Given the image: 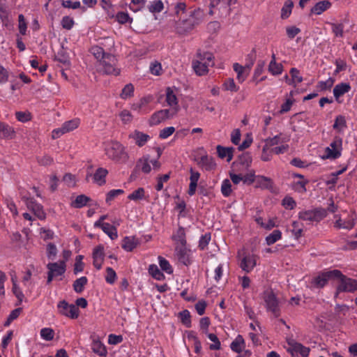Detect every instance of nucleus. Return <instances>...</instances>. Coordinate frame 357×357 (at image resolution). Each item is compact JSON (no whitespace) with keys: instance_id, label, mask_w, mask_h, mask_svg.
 Wrapping results in <instances>:
<instances>
[{"instance_id":"obj_42","label":"nucleus","mask_w":357,"mask_h":357,"mask_svg":"<svg viewBox=\"0 0 357 357\" xmlns=\"http://www.w3.org/2000/svg\"><path fill=\"white\" fill-rule=\"evenodd\" d=\"M294 2L291 0H287L281 9V18L287 19L292 12Z\"/></svg>"},{"instance_id":"obj_5","label":"nucleus","mask_w":357,"mask_h":357,"mask_svg":"<svg viewBox=\"0 0 357 357\" xmlns=\"http://www.w3.org/2000/svg\"><path fill=\"white\" fill-rule=\"evenodd\" d=\"M263 300L266 310L275 318L281 315L280 301L273 290H266L263 293Z\"/></svg>"},{"instance_id":"obj_15","label":"nucleus","mask_w":357,"mask_h":357,"mask_svg":"<svg viewBox=\"0 0 357 357\" xmlns=\"http://www.w3.org/2000/svg\"><path fill=\"white\" fill-rule=\"evenodd\" d=\"M175 252L178 261L182 264L188 266L192 263L191 250L188 249L186 245L176 246Z\"/></svg>"},{"instance_id":"obj_38","label":"nucleus","mask_w":357,"mask_h":357,"mask_svg":"<svg viewBox=\"0 0 357 357\" xmlns=\"http://www.w3.org/2000/svg\"><path fill=\"white\" fill-rule=\"evenodd\" d=\"M90 199L89 197L84 195H80L72 202L71 206L75 208H80L86 206Z\"/></svg>"},{"instance_id":"obj_9","label":"nucleus","mask_w":357,"mask_h":357,"mask_svg":"<svg viewBox=\"0 0 357 357\" xmlns=\"http://www.w3.org/2000/svg\"><path fill=\"white\" fill-rule=\"evenodd\" d=\"M339 279V282L336 289V294L341 292H354L357 290V280L348 278L341 273V275L335 276Z\"/></svg>"},{"instance_id":"obj_3","label":"nucleus","mask_w":357,"mask_h":357,"mask_svg":"<svg viewBox=\"0 0 357 357\" xmlns=\"http://www.w3.org/2000/svg\"><path fill=\"white\" fill-rule=\"evenodd\" d=\"M214 56L212 53L208 52H202L200 50L197 53V59L192 61V68L199 76H202L208 73V67L214 65Z\"/></svg>"},{"instance_id":"obj_29","label":"nucleus","mask_w":357,"mask_h":357,"mask_svg":"<svg viewBox=\"0 0 357 357\" xmlns=\"http://www.w3.org/2000/svg\"><path fill=\"white\" fill-rule=\"evenodd\" d=\"M331 6V3L328 1H319L311 8V13L317 15H321Z\"/></svg>"},{"instance_id":"obj_64","label":"nucleus","mask_w":357,"mask_h":357,"mask_svg":"<svg viewBox=\"0 0 357 357\" xmlns=\"http://www.w3.org/2000/svg\"><path fill=\"white\" fill-rule=\"evenodd\" d=\"M282 206L287 210H292L296 206V202L291 197H285L282 201Z\"/></svg>"},{"instance_id":"obj_40","label":"nucleus","mask_w":357,"mask_h":357,"mask_svg":"<svg viewBox=\"0 0 357 357\" xmlns=\"http://www.w3.org/2000/svg\"><path fill=\"white\" fill-rule=\"evenodd\" d=\"M284 140L282 138V134L277 135L273 137H268L264 140V146L266 147L271 149L274 146L278 145L284 142Z\"/></svg>"},{"instance_id":"obj_13","label":"nucleus","mask_w":357,"mask_h":357,"mask_svg":"<svg viewBox=\"0 0 357 357\" xmlns=\"http://www.w3.org/2000/svg\"><path fill=\"white\" fill-rule=\"evenodd\" d=\"M342 139L336 136L328 147L325 149L326 158L329 159H337L341 155Z\"/></svg>"},{"instance_id":"obj_8","label":"nucleus","mask_w":357,"mask_h":357,"mask_svg":"<svg viewBox=\"0 0 357 357\" xmlns=\"http://www.w3.org/2000/svg\"><path fill=\"white\" fill-rule=\"evenodd\" d=\"M340 275H341V271L337 269L321 272L312 278V284L315 288L321 289L326 285L329 280Z\"/></svg>"},{"instance_id":"obj_52","label":"nucleus","mask_w":357,"mask_h":357,"mask_svg":"<svg viewBox=\"0 0 357 357\" xmlns=\"http://www.w3.org/2000/svg\"><path fill=\"white\" fill-rule=\"evenodd\" d=\"M158 262L160 268L167 273V274H172L174 271L172 265L169 264V261L167 260L165 258L159 256L158 257Z\"/></svg>"},{"instance_id":"obj_33","label":"nucleus","mask_w":357,"mask_h":357,"mask_svg":"<svg viewBox=\"0 0 357 357\" xmlns=\"http://www.w3.org/2000/svg\"><path fill=\"white\" fill-rule=\"evenodd\" d=\"M216 149L218 155L220 158H227L228 162L231 160L233 158V148H225L218 145Z\"/></svg>"},{"instance_id":"obj_30","label":"nucleus","mask_w":357,"mask_h":357,"mask_svg":"<svg viewBox=\"0 0 357 357\" xmlns=\"http://www.w3.org/2000/svg\"><path fill=\"white\" fill-rule=\"evenodd\" d=\"M138 241L133 236H126L123 238L121 247L127 252L132 251L137 245Z\"/></svg>"},{"instance_id":"obj_22","label":"nucleus","mask_w":357,"mask_h":357,"mask_svg":"<svg viewBox=\"0 0 357 357\" xmlns=\"http://www.w3.org/2000/svg\"><path fill=\"white\" fill-rule=\"evenodd\" d=\"M197 165L206 171H211L215 169L216 163L212 157L207 154L200 157Z\"/></svg>"},{"instance_id":"obj_18","label":"nucleus","mask_w":357,"mask_h":357,"mask_svg":"<svg viewBox=\"0 0 357 357\" xmlns=\"http://www.w3.org/2000/svg\"><path fill=\"white\" fill-rule=\"evenodd\" d=\"M108 174V171L102 167L98 168L95 173L92 174L88 172L86 174V180L89 181V178L93 176V182L97 183L98 185H102L106 183L105 178Z\"/></svg>"},{"instance_id":"obj_62","label":"nucleus","mask_w":357,"mask_h":357,"mask_svg":"<svg viewBox=\"0 0 357 357\" xmlns=\"http://www.w3.org/2000/svg\"><path fill=\"white\" fill-rule=\"evenodd\" d=\"M211 238V233L208 232L202 235L199 241L198 247L201 250H204L208 245Z\"/></svg>"},{"instance_id":"obj_59","label":"nucleus","mask_w":357,"mask_h":357,"mask_svg":"<svg viewBox=\"0 0 357 357\" xmlns=\"http://www.w3.org/2000/svg\"><path fill=\"white\" fill-rule=\"evenodd\" d=\"M179 317L183 325L188 328L191 326V316L190 312L188 310H184L179 312Z\"/></svg>"},{"instance_id":"obj_16","label":"nucleus","mask_w":357,"mask_h":357,"mask_svg":"<svg viewBox=\"0 0 357 357\" xmlns=\"http://www.w3.org/2000/svg\"><path fill=\"white\" fill-rule=\"evenodd\" d=\"M27 208L40 220H44L46 214L43 206L38 203L33 198H28L26 201Z\"/></svg>"},{"instance_id":"obj_12","label":"nucleus","mask_w":357,"mask_h":357,"mask_svg":"<svg viewBox=\"0 0 357 357\" xmlns=\"http://www.w3.org/2000/svg\"><path fill=\"white\" fill-rule=\"evenodd\" d=\"M177 113V109H160L154 112L149 119V125L156 126L167 119H172Z\"/></svg>"},{"instance_id":"obj_39","label":"nucleus","mask_w":357,"mask_h":357,"mask_svg":"<svg viewBox=\"0 0 357 357\" xmlns=\"http://www.w3.org/2000/svg\"><path fill=\"white\" fill-rule=\"evenodd\" d=\"M15 131L13 128L8 124L0 121V135L3 138L11 137L13 135Z\"/></svg>"},{"instance_id":"obj_20","label":"nucleus","mask_w":357,"mask_h":357,"mask_svg":"<svg viewBox=\"0 0 357 357\" xmlns=\"http://www.w3.org/2000/svg\"><path fill=\"white\" fill-rule=\"evenodd\" d=\"M104 257V246L100 244L95 247L93 251V264L98 270L101 269Z\"/></svg>"},{"instance_id":"obj_47","label":"nucleus","mask_w":357,"mask_h":357,"mask_svg":"<svg viewBox=\"0 0 357 357\" xmlns=\"http://www.w3.org/2000/svg\"><path fill=\"white\" fill-rule=\"evenodd\" d=\"M164 8L163 3L161 0H155L148 5V10L151 13H157L161 12Z\"/></svg>"},{"instance_id":"obj_57","label":"nucleus","mask_w":357,"mask_h":357,"mask_svg":"<svg viewBox=\"0 0 357 357\" xmlns=\"http://www.w3.org/2000/svg\"><path fill=\"white\" fill-rule=\"evenodd\" d=\"M232 192L231 184L229 179H224L221 185V192L225 197L230 196Z\"/></svg>"},{"instance_id":"obj_31","label":"nucleus","mask_w":357,"mask_h":357,"mask_svg":"<svg viewBox=\"0 0 357 357\" xmlns=\"http://www.w3.org/2000/svg\"><path fill=\"white\" fill-rule=\"evenodd\" d=\"M283 66L281 63L275 61V56L274 54H272V59L268 65V71L273 75H280L282 72Z\"/></svg>"},{"instance_id":"obj_44","label":"nucleus","mask_w":357,"mask_h":357,"mask_svg":"<svg viewBox=\"0 0 357 357\" xmlns=\"http://www.w3.org/2000/svg\"><path fill=\"white\" fill-rule=\"evenodd\" d=\"M79 123L80 121L79 119H74L64 122L62 124V129L67 133L76 129L79 126Z\"/></svg>"},{"instance_id":"obj_25","label":"nucleus","mask_w":357,"mask_h":357,"mask_svg":"<svg viewBox=\"0 0 357 357\" xmlns=\"http://www.w3.org/2000/svg\"><path fill=\"white\" fill-rule=\"evenodd\" d=\"M256 188L271 190L273 188V180L267 176L257 175L256 176Z\"/></svg>"},{"instance_id":"obj_50","label":"nucleus","mask_w":357,"mask_h":357,"mask_svg":"<svg viewBox=\"0 0 357 357\" xmlns=\"http://www.w3.org/2000/svg\"><path fill=\"white\" fill-rule=\"evenodd\" d=\"M335 79L332 77H329L326 81H319L317 83V88L319 91L330 90L332 88Z\"/></svg>"},{"instance_id":"obj_28","label":"nucleus","mask_w":357,"mask_h":357,"mask_svg":"<svg viewBox=\"0 0 357 357\" xmlns=\"http://www.w3.org/2000/svg\"><path fill=\"white\" fill-rule=\"evenodd\" d=\"M172 238L177 243L176 246H185L187 245L185 231L183 227H178L176 232L173 235Z\"/></svg>"},{"instance_id":"obj_54","label":"nucleus","mask_w":357,"mask_h":357,"mask_svg":"<svg viewBox=\"0 0 357 357\" xmlns=\"http://www.w3.org/2000/svg\"><path fill=\"white\" fill-rule=\"evenodd\" d=\"M128 199L132 201H138L145 199V190L143 188H139L128 196Z\"/></svg>"},{"instance_id":"obj_23","label":"nucleus","mask_w":357,"mask_h":357,"mask_svg":"<svg viewBox=\"0 0 357 357\" xmlns=\"http://www.w3.org/2000/svg\"><path fill=\"white\" fill-rule=\"evenodd\" d=\"M91 349L93 353L101 357H106L107 354L106 347L98 337L93 339L91 343Z\"/></svg>"},{"instance_id":"obj_14","label":"nucleus","mask_w":357,"mask_h":357,"mask_svg":"<svg viewBox=\"0 0 357 357\" xmlns=\"http://www.w3.org/2000/svg\"><path fill=\"white\" fill-rule=\"evenodd\" d=\"M289 348L287 351L291 353L292 356H298L301 357H307L310 353V348L303 346L302 344L297 342L293 339L287 340Z\"/></svg>"},{"instance_id":"obj_11","label":"nucleus","mask_w":357,"mask_h":357,"mask_svg":"<svg viewBox=\"0 0 357 357\" xmlns=\"http://www.w3.org/2000/svg\"><path fill=\"white\" fill-rule=\"evenodd\" d=\"M259 258L254 253L245 252L240 259L239 267L245 273H250L257 266Z\"/></svg>"},{"instance_id":"obj_6","label":"nucleus","mask_w":357,"mask_h":357,"mask_svg":"<svg viewBox=\"0 0 357 357\" xmlns=\"http://www.w3.org/2000/svg\"><path fill=\"white\" fill-rule=\"evenodd\" d=\"M299 219L310 222H319L327 215V211L323 208H316L312 210L302 211L298 213Z\"/></svg>"},{"instance_id":"obj_4","label":"nucleus","mask_w":357,"mask_h":357,"mask_svg":"<svg viewBox=\"0 0 357 357\" xmlns=\"http://www.w3.org/2000/svg\"><path fill=\"white\" fill-rule=\"evenodd\" d=\"M107 157L117 163L125 164L129 158L125 147L118 142H111L105 149Z\"/></svg>"},{"instance_id":"obj_46","label":"nucleus","mask_w":357,"mask_h":357,"mask_svg":"<svg viewBox=\"0 0 357 357\" xmlns=\"http://www.w3.org/2000/svg\"><path fill=\"white\" fill-rule=\"evenodd\" d=\"M333 128V129L337 130L338 132L343 131V130L347 128V121L345 117L342 115L337 116L335 119Z\"/></svg>"},{"instance_id":"obj_58","label":"nucleus","mask_w":357,"mask_h":357,"mask_svg":"<svg viewBox=\"0 0 357 357\" xmlns=\"http://www.w3.org/2000/svg\"><path fill=\"white\" fill-rule=\"evenodd\" d=\"M40 335L42 339L51 341L54 339V331L51 328H43L40 330Z\"/></svg>"},{"instance_id":"obj_24","label":"nucleus","mask_w":357,"mask_h":357,"mask_svg":"<svg viewBox=\"0 0 357 357\" xmlns=\"http://www.w3.org/2000/svg\"><path fill=\"white\" fill-rule=\"evenodd\" d=\"M130 138L135 140V144L139 147H142L151 139V137L142 132L135 130L132 133L130 134Z\"/></svg>"},{"instance_id":"obj_27","label":"nucleus","mask_w":357,"mask_h":357,"mask_svg":"<svg viewBox=\"0 0 357 357\" xmlns=\"http://www.w3.org/2000/svg\"><path fill=\"white\" fill-rule=\"evenodd\" d=\"M166 102L169 106L172 107L171 109L178 110V99L172 89L167 87L166 89Z\"/></svg>"},{"instance_id":"obj_61","label":"nucleus","mask_w":357,"mask_h":357,"mask_svg":"<svg viewBox=\"0 0 357 357\" xmlns=\"http://www.w3.org/2000/svg\"><path fill=\"white\" fill-rule=\"evenodd\" d=\"M208 338L213 342L209 347L211 350H219L221 347L220 342L217 337V335L214 333H208L207 335Z\"/></svg>"},{"instance_id":"obj_2","label":"nucleus","mask_w":357,"mask_h":357,"mask_svg":"<svg viewBox=\"0 0 357 357\" xmlns=\"http://www.w3.org/2000/svg\"><path fill=\"white\" fill-rule=\"evenodd\" d=\"M204 13L200 8H196L190 13L188 17L182 19L180 17L176 24V30L180 34H185L201 24L204 20Z\"/></svg>"},{"instance_id":"obj_7","label":"nucleus","mask_w":357,"mask_h":357,"mask_svg":"<svg viewBox=\"0 0 357 357\" xmlns=\"http://www.w3.org/2000/svg\"><path fill=\"white\" fill-rule=\"evenodd\" d=\"M335 222H334V227L337 229H352L356 224L357 215L354 211H350L347 214L345 218H342L338 215H335Z\"/></svg>"},{"instance_id":"obj_56","label":"nucleus","mask_w":357,"mask_h":357,"mask_svg":"<svg viewBox=\"0 0 357 357\" xmlns=\"http://www.w3.org/2000/svg\"><path fill=\"white\" fill-rule=\"evenodd\" d=\"M115 18L116 21L121 24L126 23H131L132 22V19L130 17L127 12H118L115 16Z\"/></svg>"},{"instance_id":"obj_37","label":"nucleus","mask_w":357,"mask_h":357,"mask_svg":"<svg viewBox=\"0 0 357 357\" xmlns=\"http://www.w3.org/2000/svg\"><path fill=\"white\" fill-rule=\"evenodd\" d=\"M135 87L132 84L129 83L124 86L120 93V98L126 100L134 96Z\"/></svg>"},{"instance_id":"obj_32","label":"nucleus","mask_w":357,"mask_h":357,"mask_svg":"<svg viewBox=\"0 0 357 357\" xmlns=\"http://www.w3.org/2000/svg\"><path fill=\"white\" fill-rule=\"evenodd\" d=\"M55 59L66 66H69L70 58L68 54L65 52L64 46H59V50L55 54Z\"/></svg>"},{"instance_id":"obj_26","label":"nucleus","mask_w":357,"mask_h":357,"mask_svg":"<svg viewBox=\"0 0 357 357\" xmlns=\"http://www.w3.org/2000/svg\"><path fill=\"white\" fill-rule=\"evenodd\" d=\"M135 169L141 170L144 174H149L151 172V167L149 155H144L137 161Z\"/></svg>"},{"instance_id":"obj_45","label":"nucleus","mask_w":357,"mask_h":357,"mask_svg":"<svg viewBox=\"0 0 357 357\" xmlns=\"http://www.w3.org/2000/svg\"><path fill=\"white\" fill-rule=\"evenodd\" d=\"M148 271L149 274L157 280H162L165 278L164 274L155 264L149 265Z\"/></svg>"},{"instance_id":"obj_36","label":"nucleus","mask_w":357,"mask_h":357,"mask_svg":"<svg viewBox=\"0 0 357 357\" xmlns=\"http://www.w3.org/2000/svg\"><path fill=\"white\" fill-rule=\"evenodd\" d=\"M333 33L335 37H343L344 24V22H330Z\"/></svg>"},{"instance_id":"obj_51","label":"nucleus","mask_w":357,"mask_h":357,"mask_svg":"<svg viewBox=\"0 0 357 357\" xmlns=\"http://www.w3.org/2000/svg\"><path fill=\"white\" fill-rule=\"evenodd\" d=\"M153 98L151 96H146L140 99L139 102L137 105H134L132 108L135 110H139V112H147V110L144 109V107L152 101Z\"/></svg>"},{"instance_id":"obj_48","label":"nucleus","mask_w":357,"mask_h":357,"mask_svg":"<svg viewBox=\"0 0 357 357\" xmlns=\"http://www.w3.org/2000/svg\"><path fill=\"white\" fill-rule=\"evenodd\" d=\"M234 70L237 73V79L239 82L242 83L247 77V74L245 73V68L238 63L233 65Z\"/></svg>"},{"instance_id":"obj_60","label":"nucleus","mask_w":357,"mask_h":357,"mask_svg":"<svg viewBox=\"0 0 357 357\" xmlns=\"http://www.w3.org/2000/svg\"><path fill=\"white\" fill-rule=\"evenodd\" d=\"M170 178V173L165 174L163 175H159L157 177V184L155 188L157 191H160L163 189V183H166Z\"/></svg>"},{"instance_id":"obj_63","label":"nucleus","mask_w":357,"mask_h":357,"mask_svg":"<svg viewBox=\"0 0 357 357\" xmlns=\"http://www.w3.org/2000/svg\"><path fill=\"white\" fill-rule=\"evenodd\" d=\"M119 117L121 121L124 124L130 123L133 119L131 112L127 109H123L119 113Z\"/></svg>"},{"instance_id":"obj_55","label":"nucleus","mask_w":357,"mask_h":357,"mask_svg":"<svg viewBox=\"0 0 357 357\" xmlns=\"http://www.w3.org/2000/svg\"><path fill=\"white\" fill-rule=\"evenodd\" d=\"M281 238L282 232L279 229H275L266 237V241L268 245H271L281 239Z\"/></svg>"},{"instance_id":"obj_41","label":"nucleus","mask_w":357,"mask_h":357,"mask_svg":"<svg viewBox=\"0 0 357 357\" xmlns=\"http://www.w3.org/2000/svg\"><path fill=\"white\" fill-rule=\"evenodd\" d=\"M88 279L85 276H82L77 279L73 284V289L76 293L80 294L84 291V286L87 284Z\"/></svg>"},{"instance_id":"obj_1","label":"nucleus","mask_w":357,"mask_h":357,"mask_svg":"<svg viewBox=\"0 0 357 357\" xmlns=\"http://www.w3.org/2000/svg\"><path fill=\"white\" fill-rule=\"evenodd\" d=\"M102 66V71L106 75H118L120 70L116 67L117 60L111 48L102 46H91L89 50Z\"/></svg>"},{"instance_id":"obj_34","label":"nucleus","mask_w":357,"mask_h":357,"mask_svg":"<svg viewBox=\"0 0 357 357\" xmlns=\"http://www.w3.org/2000/svg\"><path fill=\"white\" fill-rule=\"evenodd\" d=\"M245 347V341L243 337L238 335L236 339L231 343V349L238 354L241 353Z\"/></svg>"},{"instance_id":"obj_21","label":"nucleus","mask_w":357,"mask_h":357,"mask_svg":"<svg viewBox=\"0 0 357 357\" xmlns=\"http://www.w3.org/2000/svg\"><path fill=\"white\" fill-rule=\"evenodd\" d=\"M49 271L54 274L56 277L63 275L66 270V264L65 260H61L59 262L49 263L47 265Z\"/></svg>"},{"instance_id":"obj_17","label":"nucleus","mask_w":357,"mask_h":357,"mask_svg":"<svg viewBox=\"0 0 357 357\" xmlns=\"http://www.w3.org/2000/svg\"><path fill=\"white\" fill-rule=\"evenodd\" d=\"M294 178H298V181H294L292 183V188L297 192L305 193L307 191L306 185L308 184L309 181L305 179L304 176L298 173H293L291 174Z\"/></svg>"},{"instance_id":"obj_19","label":"nucleus","mask_w":357,"mask_h":357,"mask_svg":"<svg viewBox=\"0 0 357 357\" xmlns=\"http://www.w3.org/2000/svg\"><path fill=\"white\" fill-rule=\"evenodd\" d=\"M351 89V86L348 82H340L336 84L333 88V96L335 100L341 103L342 101L340 98L343 96L344 94L349 93Z\"/></svg>"},{"instance_id":"obj_10","label":"nucleus","mask_w":357,"mask_h":357,"mask_svg":"<svg viewBox=\"0 0 357 357\" xmlns=\"http://www.w3.org/2000/svg\"><path fill=\"white\" fill-rule=\"evenodd\" d=\"M57 309L60 314L68 318L75 319L79 317V308L73 304H69L65 300L58 303Z\"/></svg>"},{"instance_id":"obj_53","label":"nucleus","mask_w":357,"mask_h":357,"mask_svg":"<svg viewBox=\"0 0 357 357\" xmlns=\"http://www.w3.org/2000/svg\"><path fill=\"white\" fill-rule=\"evenodd\" d=\"M124 193L122 189H113L109 190L106 195L105 202L108 205H110L112 202L118 196Z\"/></svg>"},{"instance_id":"obj_35","label":"nucleus","mask_w":357,"mask_h":357,"mask_svg":"<svg viewBox=\"0 0 357 357\" xmlns=\"http://www.w3.org/2000/svg\"><path fill=\"white\" fill-rule=\"evenodd\" d=\"M11 282L13 284L12 291L16 298L18 299L20 302H22L24 298V295L21 290L19 284H17L16 276L11 277Z\"/></svg>"},{"instance_id":"obj_43","label":"nucleus","mask_w":357,"mask_h":357,"mask_svg":"<svg viewBox=\"0 0 357 357\" xmlns=\"http://www.w3.org/2000/svg\"><path fill=\"white\" fill-rule=\"evenodd\" d=\"M290 75L291 76V80H289V84L296 87V84L302 82L303 77L300 76V72L298 69L292 68L290 70Z\"/></svg>"},{"instance_id":"obj_49","label":"nucleus","mask_w":357,"mask_h":357,"mask_svg":"<svg viewBox=\"0 0 357 357\" xmlns=\"http://www.w3.org/2000/svg\"><path fill=\"white\" fill-rule=\"evenodd\" d=\"M102 230L112 239L114 240L117 238V230L115 227L111 225L109 223L107 222L104 224V227Z\"/></svg>"}]
</instances>
